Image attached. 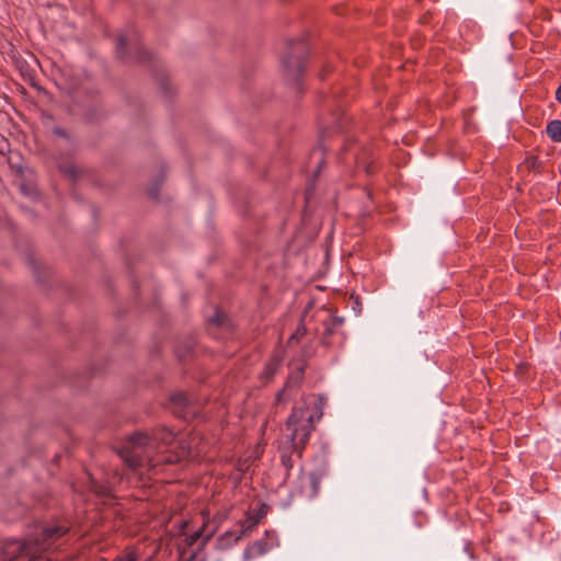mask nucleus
I'll return each mask as SVG.
<instances>
[{
  "label": "nucleus",
  "mask_w": 561,
  "mask_h": 561,
  "mask_svg": "<svg viewBox=\"0 0 561 561\" xmlns=\"http://www.w3.org/2000/svg\"><path fill=\"white\" fill-rule=\"evenodd\" d=\"M175 434L162 426L152 430L151 434L145 432H135L123 446L117 448V454L122 460L133 471L142 468H153L160 463L164 455H159L161 446H170L174 443Z\"/></svg>",
  "instance_id": "nucleus-1"
},
{
  "label": "nucleus",
  "mask_w": 561,
  "mask_h": 561,
  "mask_svg": "<svg viewBox=\"0 0 561 561\" xmlns=\"http://www.w3.org/2000/svg\"><path fill=\"white\" fill-rule=\"evenodd\" d=\"M69 530L66 525H49L41 534L25 541L18 539L7 540L1 550L2 561H53L41 558L42 552L55 547L57 540Z\"/></svg>",
  "instance_id": "nucleus-2"
},
{
  "label": "nucleus",
  "mask_w": 561,
  "mask_h": 561,
  "mask_svg": "<svg viewBox=\"0 0 561 561\" xmlns=\"http://www.w3.org/2000/svg\"><path fill=\"white\" fill-rule=\"evenodd\" d=\"M313 415L309 414L304 407L294 408L287 420V431L285 445L280 449L282 465L289 471L293 468V454L301 457L306 443L313 430Z\"/></svg>",
  "instance_id": "nucleus-3"
},
{
  "label": "nucleus",
  "mask_w": 561,
  "mask_h": 561,
  "mask_svg": "<svg viewBox=\"0 0 561 561\" xmlns=\"http://www.w3.org/2000/svg\"><path fill=\"white\" fill-rule=\"evenodd\" d=\"M115 55L122 60L135 59L141 65L159 66L158 56L141 44L139 34L134 28H127L118 34Z\"/></svg>",
  "instance_id": "nucleus-4"
},
{
  "label": "nucleus",
  "mask_w": 561,
  "mask_h": 561,
  "mask_svg": "<svg viewBox=\"0 0 561 561\" xmlns=\"http://www.w3.org/2000/svg\"><path fill=\"white\" fill-rule=\"evenodd\" d=\"M280 62L286 70H305L309 65V47L302 37L288 38L280 53Z\"/></svg>",
  "instance_id": "nucleus-5"
},
{
  "label": "nucleus",
  "mask_w": 561,
  "mask_h": 561,
  "mask_svg": "<svg viewBox=\"0 0 561 561\" xmlns=\"http://www.w3.org/2000/svg\"><path fill=\"white\" fill-rule=\"evenodd\" d=\"M192 456V440L180 438L175 443L174 450H168V455L161 458L163 463H178Z\"/></svg>",
  "instance_id": "nucleus-6"
},
{
  "label": "nucleus",
  "mask_w": 561,
  "mask_h": 561,
  "mask_svg": "<svg viewBox=\"0 0 561 561\" xmlns=\"http://www.w3.org/2000/svg\"><path fill=\"white\" fill-rule=\"evenodd\" d=\"M170 408L175 415L185 420L195 415V410L191 405L188 398L181 392L174 393L171 397Z\"/></svg>",
  "instance_id": "nucleus-7"
},
{
  "label": "nucleus",
  "mask_w": 561,
  "mask_h": 561,
  "mask_svg": "<svg viewBox=\"0 0 561 561\" xmlns=\"http://www.w3.org/2000/svg\"><path fill=\"white\" fill-rule=\"evenodd\" d=\"M305 375V365L302 363H298L297 365L293 366L291 373L288 376V379L284 386V388L277 392L276 394V401L282 402L284 400V397L287 391L299 387L304 379Z\"/></svg>",
  "instance_id": "nucleus-8"
},
{
  "label": "nucleus",
  "mask_w": 561,
  "mask_h": 561,
  "mask_svg": "<svg viewBox=\"0 0 561 561\" xmlns=\"http://www.w3.org/2000/svg\"><path fill=\"white\" fill-rule=\"evenodd\" d=\"M259 524L257 517H249L241 525L239 530H230L226 531L221 536V540H227L228 543H236L239 541L247 533L251 531Z\"/></svg>",
  "instance_id": "nucleus-9"
},
{
  "label": "nucleus",
  "mask_w": 561,
  "mask_h": 561,
  "mask_svg": "<svg viewBox=\"0 0 561 561\" xmlns=\"http://www.w3.org/2000/svg\"><path fill=\"white\" fill-rule=\"evenodd\" d=\"M328 474V467L325 465H321L317 469L312 470L308 474V480L310 484V489L307 493L309 499H313L319 494L320 483L324 477Z\"/></svg>",
  "instance_id": "nucleus-10"
},
{
  "label": "nucleus",
  "mask_w": 561,
  "mask_h": 561,
  "mask_svg": "<svg viewBox=\"0 0 561 561\" xmlns=\"http://www.w3.org/2000/svg\"><path fill=\"white\" fill-rule=\"evenodd\" d=\"M546 133L552 141H561V121H550L546 127Z\"/></svg>",
  "instance_id": "nucleus-11"
},
{
  "label": "nucleus",
  "mask_w": 561,
  "mask_h": 561,
  "mask_svg": "<svg viewBox=\"0 0 561 561\" xmlns=\"http://www.w3.org/2000/svg\"><path fill=\"white\" fill-rule=\"evenodd\" d=\"M280 366V359L277 358V357H274L272 358L266 365H265V368H264V376L265 378L268 380V379H272L274 377V375L276 374V371L278 370Z\"/></svg>",
  "instance_id": "nucleus-12"
},
{
  "label": "nucleus",
  "mask_w": 561,
  "mask_h": 561,
  "mask_svg": "<svg viewBox=\"0 0 561 561\" xmlns=\"http://www.w3.org/2000/svg\"><path fill=\"white\" fill-rule=\"evenodd\" d=\"M20 191L24 196H26L33 201L37 199V197L39 195L36 186H34L33 184H28V183H21Z\"/></svg>",
  "instance_id": "nucleus-13"
},
{
  "label": "nucleus",
  "mask_w": 561,
  "mask_h": 561,
  "mask_svg": "<svg viewBox=\"0 0 561 561\" xmlns=\"http://www.w3.org/2000/svg\"><path fill=\"white\" fill-rule=\"evenodd\" d=\"M61 173H64L67 178L75 181L79 178L80 170L73 164H65L59 167Z\"/></svg>",
  "instance_id": "nucleus-14"
},
{
  "label": "nucleus",
  "mask_w": 561,
  "mask_h": 561,
  "mask_svg": "<svg viewBox=\"0 0 561 561\" xmlns=\"http://www.w3.org/2000/svg\"><path fill=\"white\" fill-rule=\"evenodd\" d=\"M209 323L215 324L217 327H227L229 325V319L225 313L217 310L214 317L209 319Z\"/></svg>",
  "instance_id": "nucleus-15"
},
{
  "label": "nucleus",
  "mask_w": 561,
  "mask_h": 561,
  "mask_svg": "<svg viewBox=\"0 0 561 561\" xmlns=\"http://www.w3.org/2000/svg\"><path fill=\"white\" fill-rule=\"evenodd\" d=\"M307 333V330L305 328V325L301 323L298 325V328L296 329V331L290 335L289 337V343H293V342H298L300 341V339L302 336H305Z\"/></svg>",
  "instance_id": "nucleus-16"
},
{
  "label": "nucleus",
  "mask_w": 561,
  "mask_h": 561,
  "mask_svg": "<svg viewBox=\"0 0 561 561\" xmlns=\"http://www.w3.org/2000/svg\"><path fill=\"white\" fill-rule=\"evenodd\" d=\"M203 535V528L194 531L186 538L187 546H193Z\"/></svg>",
  "instance_id": "nucleus-17"
},
{
  "label": "nucleus",
  "mask_w": 561,
  "mask_h": 561,
  "mask_svg": "<svg viewBox=\"0 0 561 561\" xmlns=\"http://www.w3.org/2000/svg\"><path fill=\"white\" fill-rule=\"evenodd\" d=\"M114 561H137V554L134 551H129L125 556L119 557Z\"/></svg>",
  "instance_id": "nucleus-18"
},
{
  "label": "nucleus",
  "mask_w": 561,
  "mask_h": 561,
  "mask_svg": "<svg viewBox=\"0 0 561 561\" xmlns=\"http://www.w3.org/2000/svg\"><path fill=\"white\" fill-rule=\"evenodd\" d=\"M323 325H324V335H331L333 334V332L335 331L336 327L335 325H332L329 321V319L324 320L323 321Z\"/></svg>",
  "instance_id": "nucleus-19"
},
{
  "label": "nucleus",
  "mask_w": 561,
  "mask_h": 561,
  "mask_svg": "<svg viewBox=\"0 0 561 561\" xmlns=\"http://www.w3.org/2000/svg\"><path fill=\"white\" fill-rule=\"evenodd\" d=\"M53 133L56 136H59V137H62V138H68L67 131L64 128H61V127H55Z\"/></svg>",
  "instance_id": "nucleus-20"
},
{
  "label": "nucleus",
  "mask_w": 561,
  "mask_h": 561,
  "mask_svg": "<svg viewBox=\"0 0 561 561\" xmlns=\"http://www.w3.org/2000/svg\"><path fill=\"white\" fill-rule=\"evenodd\" d=\"M328 319H329L330 323H331L332 325H335L336 328H337V327H340V325H342V323H343V321H344V320H343V318H339V317L328 318Z\"/></svg>",
  "instance_id": "nucleus-21"
},
{
  "label": "nucleus",
  "mask_w": 561,
  "mask_h": 561,
  "mask_svg": "<svg viewBox=\"0 0 561 561\" xmlns=\"http://www.w3.org/2000/svg\"><path fill=\"white\" fill-rule=\"evenodd\" d=\"M264 546H265L264 542L256 541L253 547L257 550L259 553H264L265 552Z\"/></svg>",
  "instance_id": "nucleus-22"
},
{
  "label": "nucleus",
  "mask_w": 561,
  "mask_h": 561,
  "mask_svg": "<svg viewBox=\"0 0 561 561\" xmlns=\"http://www.w3.org/2000/svg\"><path fill=\"white\" fill-rule=\"evenodd\" d=\"M556 100L561 104V84L556 91Z\"/></svg>",
  "instance_id": "nucleus-23"
},
{
  "label": "nucleus",
  "mask_w": 561,
  "mask_h": 561,
  "mask_svg": "<svg viewBox=\"0 0 561 561\" xmlns=\"http://www.w3.org/2000/svg\"><path fill=\"white\" fill-rule=\"evenodd\" d=\"M187 526V522H182L181 524V530H183Z\"/></svg>",
  "instance_id": "nucleus-24"
},
{
  "label": "nucleus",
  "mask_w": 561,
  "mask_h": 561,
  "mask_svg": "<svg viewBox=\"0 0 561 561\" xmlns=\"http://www.w3.org/2000/svg\"><path fill=\"white\" fill-rule=\"evenodd\" d=\"M535 165H536V159H535V158H533V159H531V167L534 168Z\"/></svg>",
  "instance_id": "nucleus-25"
},
{
  "label": "nucleus",
  "mask_w": 561,
  "mask_h": 561,
  "mask_svg": "<svg viewBox=\"0 0 561 561\" xmlns=\"http://www.w3.org/2000/svg\"><path fill=\"white\" fill-rule=\"evenodd\" d=\"M560 561H561V557H560Z\"/></svg>",
  "instance_id": "nucleus-26"
}]
</instances>
